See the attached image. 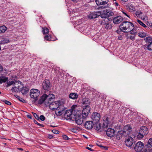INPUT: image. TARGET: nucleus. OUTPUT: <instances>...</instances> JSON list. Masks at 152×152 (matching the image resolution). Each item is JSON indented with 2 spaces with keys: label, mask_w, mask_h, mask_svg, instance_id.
<instances>
[{
  "label": "nucleus",
  "mask_w": 152,
  "mask_h": 152,
  "mask_svg": "<svg viewBox=\"0 0 152 152\" xmlns=\"http://www.w3.org/2000/svg\"><path fill=\"white\" fill-rule=\"evenodd\" d=\"M55 98V96L53 94H50L47 95L44 94L38 100V103L39 104H42L45 102L46 105H49L50 108L52 110L55 111V114L57 115L60 116L63 114L66 108L64 105V102L62 101H56L52 102L53 99Z\"/></svg>",
  "instance_id": "obj_1"
},
{
  "label": "nucleus",
  "mask_w": 152,
  "mask_h": 152,
  "mask_svg": "<svg viewBox=\"0 0 152 152\" xmlns=\"http://www.w3.org/2000/svg\"><path fill=\"white\" fill-rule=\"evenodd\" d=\"M119 28L122 31L125 33L127 31H124L128 30L129 31L130 30L134 29V26L132 23L126 21L123 22L120 25Z\"/></svg>",
  "instance_id": "obj_2"
},
{
  "label": "nucleus",
  "mask_w": 152,
  "mask_h": 152,
  "mask_svg": "<svg viewBox=\"0 0 152 152\" xmlns=\"http://www.w3.org/2000/svg\"><path fill=\"white\" fill-rule=\"evenodd\" d=\"M77 106L76 105H73L71 107L72 110H66L64 113V117L65 119L67 120H73V118L74 117L73 115H75L76 113V111L75 110V108Z\"/></svg>",
  "instance_id": "obj_3"
},
{
  "label": "nucleus",
  "mask_w": 152,
  "mask_h": 152,
  "mask_svg": "<svg viewBox=\"0 0 152 152\" xmlns=\"http://www.w3.org/2000/svg\"><path fill=\"white\" fill-rule=\"evenodd\" d=\"M73 116L74 118L72 117L73 121L75 120L77 124L80 125L83 123L84 118L83 117H82L80 111L76 112V113L75 114V115H73Z\"/></svg>",
  "instance_id": "obj_4"
},
{
  "label": "nucleus",
  "mask_w": 152,
  "mask_h": 152,
  "mask_svg": "<svg viewBox=\"0 0 152 152\" xmlns=\"http://www.w3.org/2000/svg\"><path fill=\"white\" fill-rule=\"evenodd\" d=\"M40 94L39 90L36 89H31L30 91V95L31 98L34 99V102L37 101L38 99L37 98Z\"/></svg>",
  "instance_id": "obj_5"
},
{
  "label": "nucleus",
  "mask_w": 152,
  "mask_h": 152,
  "mask_svg": "<svg viewBox=\"0 0 152 152\" xmlns=\"http://www.w3.org/2000/svg\"><path fill=\"white\" fill-rule=\"evenodd\" d=\"M98 13L100 15L101 17L102 18H105L113 15H114L113 12L110 11L109 10L106 9L104 10L102 14L101 12H98Z\"/></svg>",
  "instance_id": "obj_6"
},
{
  "label": "nucleus",
  "mask_w": 152,
  "mask_h": 152,
  "mask_svg": "<svg viewBox=\"0 0 152 152\" xmlns=\"http://www.w3.org/2000/svg\"><path fill=\"white\" fill-rule=\"evenodd\" d=\"M111 20V18H110V19L108 18L103 19L101 21L100 24L101 25H104L105 28L106 29H110L112 28V25L111 23L109 21Z\"/></svg>",
  "instance_id": "obj_7"
},
{
  "label": "nucleus",
  "mask_w": 152,
  "mask_h": 152,
  "mask_svg": "<svg viewBox=\"0 0 152 152\" xmlns=\"http://www.w3.org/2000/svg\"><path fill=\"white\" fill-rule=\"evenodd\" d=\"M95 2L97 5H103L99 6V9H102L106 8L107 6L104 5L107 4L108 2V0H96Z\"/></svg>",
  "instance_id": "obj_8"
},
{
  "label": "nucleus",
  "mask_w": 152,
  "mask_h": 152,
  "mask_svg": "<svg viewBox=\"0 0 152 152\" xmlns=\"http://www.w3.org/2000/svg\"><path fill=\"white\" fill-rule=\"evenodd\" d=\"M127 136V133L124 132L122 129L119 131L116 134V137L117 140H120L122 138L126 137Z\"/></svg>",
  "instance_id": "obj_9"
},
{
  "label": "nucleus",
  "mask_w": 152,
  "mask_h": 152,
  "mask_svg": "<svg viewBox=\"0 0 152 152\" xmlns=\"http://www.w3.org/2000/svg\"><path fill=\"white\" fill-rule=\"evenodd\" d=\"M144 148V144L141 141H139L135 144L134 147L135 151L137 152H140Z\"/></svg>",
  "instance_id": "obj_10"
},
{
  "label": "nucleus",
  "mask_w": 152,
  "mask_h": 152,
  "mask_svg": "<svg viewBox=\"0 0 152 152\" xmlns=\"http://www.w3.org/2000/svg\"><path fill=\"white\" fill-rule=\"evenodd\" d=\"M125 143L127 146L130 147L133 143V139L129 135H127L126 137Z\"/></svg>",
  "instance_id": "obj_11"
},
{
  "label": "nucleus",
  "mask_w": 152,
  "mask_h": 152,
  "mask_svg": "<svg viewBox=\"0 0 152 152\" xmlns=\"http://www.w3.org/2000/svg\"><path fill=\"white\" fill-rule=\"evenodd\" d=\"M100 118V115L99 113L97 112L93 113L92 114L91 118L94 123L99 122Z\"/></svg>",
  "instance_id": "obj_12"
},
{
  "label": "nucleus",
  "mask_w": 152,
  "mask_h": 152,
  "mask_svg": "<svg viewBox=\"0 0 152 152\" xmlns=\"http://www.w3.org/2000/svg\"><path fill=\"white\" fill-rule=\"evenodd\" d=\"M90 110L91 108L90 107L87 106L86 107H83L82 112V117L84 118L87 117L89 115Z\"/></svg>",
  "instance_id": "obj_13"
},
{
  "label": "nucleus",
  "mask_w": 152,
  "mask_h": 152,
  "mask_svg": "<svg viewBox=\"0 0 152 152\" xmlns=\"http://www.w3.org/2000/svg\"><path fill=\"white\" fill-rule=\"evenodd\" d=\"M42 88L45 90L49 91L50 88V83L48 80H45L42 83Z\"/></svg>",
  "instance_id": "obj_14"
},
{
  "label": "nucleus",
  "mask_w": 152,
  "mask_h": 152,
  "mask_svg": "<svg viewBox=\"0 0 152 152\" xmlns=\"http://www.w3.org/2000/svg\"><path fill=\"white\" fill-rule=\"evenodd\" d=\"M86 128L88 130L91 129L94 126V123L92 121H87L84 124Z\"/></svg>",
  "instance_id": "obj_15"
},
{
  "label": "nucleus",
  "mask_w": 152,
  "mask_h": 152,
  "mask_svg": "<svg viewBox=\"0 0 152 152\" xmlns=\"http://www.w3.org/2000/svg\"><path fill=\"white\" fill-rule=\"evenodd\" d=\"M100 15L98 13V12H90L88 15V17L90 19H95L98 17Z\"/></svg>",
  "instance_id": "obj_16"
},
{
  "label": "nucleus",
  "mask_w": 152,
  "mask_h": 152,
  "mask_svg": "<svg viewBox=\"0 0 152 152\" xmlns=\"http://www.w3.org/2000/svg\"><path fill=\"white\" fill-rule=\"evenodd\" d=\"M106 134L108 136L110 137H113L114 135V130L111 128H108L106 131Z\"/></svg>",
  "instance_id": "obj_17"
},
{
  "label": "nucleus",
  "mask_w": 152,
  "mask_h": 152,
  "mask_svg": "<svg viewBox=\"0 0 152 152\" xmlns=\"http://www.w3.org/2000/svg\"><path fill=\"white\" fill-rule=\"evenodd\" d=\"M139 132L144 135H147L148 133V128L145 126H141L139 129Z\"/></svg>",
  "instance_id": "obj_18"
},
{
  "label": "nucleus",
  "mask_w": 152,
  "mask_h": 152,
  "mask_svg": "<svg viewBox=\"0 0 152 152\" xmlns=\"http://www.w3.org/2000/svg\"><path fill=\"white\" fill-rule=\"evenodd\" d=\"M123 20V18L121 16H118L113 18V23L115 24H118Z\"/></svg>",
  "instance_id": "obj_19"
},
{
  "label": "nucleus",
  "mask_w": 152,
  "mask_h": 152,
  "mask_svg": "<svg viewBox=\"0 0 152 152\" xmlns=\"http://www.w3.org/2000/svg\"><path fill=\"white\" fill-rule=\"evenodd\" d=\"M152 147V138L149 139L148 142L147 144L145 146V149L150 150L152 149L151 148Z\"/></svg>",
  "instance_id": "obj_20"
},
{
  "label": "nucleus",
  "mask_w": 152,
  "mask_h": 152,
  "mask_svg": "<svg viewBox=\"0 0 152 152\" xmlns=\"http://www.w3.org/2000/svg\"><path fill=\"white\" fill-rule=\"evenodd\" d=\"M90 101L87 98L83 99L82 102V105L83 107H90Z\"/></svg>",
  "instance_id": "obj_21"
},
{
  "label": "nucleus",
  "mask_w": 152,
  "mask_h": 152,
  "mask_svg": "<svg viewBox=\"0 0 152 152\" xmlns=\"http://www.w3.org/2000/svg\"><path fill=\"white\" fill-rule=\"evenodd\" d=\"M132 127L130 126L126 125L125 126L122 130L124 131L126 133H127V135H129L130 132L132 131Z\"/></svg>",
  "instance_id": "obj_22"
},
{
  "label": "nucleus",
  "mask_w": 152,
  "mask_h": 152,
  "mask_svg": "<svg viewBox=\"0 0 152 152\" xmlns=\"http://www.w3.org/2000/svg\"><path fill=\"white\" fill-rule=\"evenodd\" d=\"M95 130L98 132H102V130L100 124L98 122L95 123L94 125L93 126Z\"/></svg>",
  "instance_id": "obj_23"
},
{
  "label": "nucleus",
  "mask_w": 152,
  "mask_h": 152,
  "mask_svg": "<svg viewBox=\"0 0 152 152\" xmlns=\"http://www.w3.org/2000/svg\"><path fill=\"white\" fill-rule=\"evenodd\" d=\"M29 88L27 87H23L20 90V92L23 95L26 94L28 93L29 91Z\"/></svg>",
  "instance_id": "obj_24"
},
{
  "label": "nucleus",
  "mask_w": 152,
  "mask_h": 152,
  "mask_svg": "<svg viewBox=\"0 0 152 152\" xmlns=\"http://www.w3.org/2000/svg\"><path fill=\"white\" fill-rule=\"evenodd\" d=\"M78 96V95L75 93H71L69 94V97L72 99H77Z\"/></svg>",
  "instance_id": "obj_25"
},
{
  "label": "nucleus",
  "mask_w": 152,
  "mask_h": 152,
  "mask_svg": "<svg viewBox=\"0 0 152 152\" xmlns=\"http://www.w3.org/2000/svg\"><path fill=\"white\" fill-rule=\"evenodd\" d=\"M143 47L146 49H147L149 51H152V42L148 45L145 44Z\"/></svg>",
  "instance_id": "obj_26"
},
{
  "label": "nucleus",
  "mask_w": 152,
  "mask_h": 152,
  "mask_svg": "<svg viewBox=\"0 0 152 152\" xmlns=\"http://www.w3.org/2000/svg\"><path fill=\"white\" fill-rule=\"evenodd\" d=\"M137 22L140 25L142 26L143 27L145 28L146 30H148L149 27L144 23L142 21L139 19H137L136 20Z\"/></svg>",
  "instance_id": "obj_27"
},
{
  "label": "nucleus",
  "mask_w": 152,
  "mask_h": 152,
  "mask_svg": "<svg viewBox=\"0 0 152 152\" xmlns=\"http://www.w3.org/2000/svg\"><path fill=\"white\" fill-rule=\"evenodd\" d=\"M126 7L128 10H129L130 11H132V10H134V9L133 6L130 3L127 4L126 5Z\"/></svg>",
  "instance_id": "obj_28"
},
{
  "label": "nucleus",
  "mask_w": 152,
  "mask_h": 152,
  "mask_svg": "<svg viewBox=\"0 0 152 152\" xmlns=\"http://www.w3.org/2000/svg\"><path fill=\"white\" fill-rule=\"evenodd\" d=\"M7 30V27L5 26L0 27V33L4 32Z\"/></svg>",
  "instance_id": "obj_29"
},
{
  "label": "nucleus",
  "mask_w": 152,
  "mask_h": 152,
  "mask_svg": "<svg viewBox=\"0 0 152 152\" xmlns=\"http://www.w3.org/2000/svg\"><path fill=\"white\" fill-rule=\"evenodd\" d=\"M108 123H106L105 122H103V124H102V131H103V130H104L105 131H106V130L105 129H106L108 127Z\"/></svg>",
  "instance_id": "obj_30"
},
{
  "label": "nucleus",
  "mask_w": 152,
  "mask_h": 152,
  "mask_svg": "<svg viewBox=\"0 0 152 152\" xmlns=\"http://www.w3.org/2000/svg\"><path fill=\"white\" fill-rule=\"evenodd\" d=\"M144 135L142 133H140L139 132L137 135V138L138 140H140L143 138Z\"/></svg>",
  "instance_id": "obj_31"
},
{
  "label": "nucleus",
  "mask_w": 152,
  "mask_h": 152,
  "mask_svg": "<svg viewBox=\"0 0 152 152\" xmlns=\"http://www.w3.org/2000/svg\"><path fill=\"white\" fill-rule=\"evenodd\" d=\"M145 40L147 43H150V44L152 42V38L150 37H146L145 39Z\"/></svg>",
  "instance_id": "obj_32"
},
{
  "label": "nucleus",
  "mask_w": 152,
  "mask_h": 152,
  "mask_svg": "<svg viewBox=\"0 0 152 152\" xmlns=\"http://www.w3.org/2000/svg\"><path fill=\"white\" fill-rule=\"evenodd\" d=\"M53 69L54 70V71L55 72V75H57L60 69L58 67H53Z\"/></svg>",
  "instance_id": "obj_33"
},
{
  "label": "nucleus",
  "mask_w": 152,
  "mask_h": 152,
  "mask_svg": "<svg viewBox=\"0 0 152 152\" xmlns=\"http://www.w3.org/2000/svg\"><path fill=\"white\" fill-rule=\"evenodd\" d=\"M42 31L44 34H47L48 33L49 30L48 28H42Z\"/></svg>",
  "instance_id": "obj_34"
},
{
  "label": "nucleus",
  "mask_w": 152,
  "mask_h": 152,
  "mask_svg": "<svg viewBox=\"0 0 152 152\" xmlns=\"http://www.w3.org/2000/svg\"><path fill=\"white\" fill-rule=\"evenodd\" d=\"M44 38L45 40L50 41L51 40V36L50 35L48 34L45 36Z\"/></svg>",
  "instance_id": "obj_35"
},
{
  "label": "nucleus",
  "mask_w": 152,
  "mask_h": 152,
  "mask_svg": "<svg viewBox=\"0 0 152 152\" xmlns=\"http://www.w3.org/2000/svg\"><path fill=\"white\" fill-rule=\"evenodd\" d=\"M19 86H18V88L15 86L12 88L11 89V90L12 92H18V90H19Z\"/></svg>",
  "instance_id": "obj_36"
},
{
  "label": "nucleus",
  "mask_w": 152,
  "mask_h": 152,
  "mask_svg": "<svg viewBox=\"0 0 152 152\" xmlns=\"http://www.w3.org/2000/svg\"><path fill=\"white\" fill-rule=\"evenodd\" d=\"M16 97L22 102L24 103L25 102V100L24 99L20 97L19 96L16 95Z\"/></svg>",
  "instance_id": "obj_37"
},
{
  "label": "nucleus",
  "mask_w": 152,
  "mask_h": 152,
  "mask_svg": "<svg viewBox=\"0 0 152 152\" xmlns=\"http://www.w3.org/2000/svg\"><path fill=\"white\" fill-rule=\"evenodd\" d=\"M104 122L108 124V118L107 116H105L103 118Z\"/></svg>",
  "instance_id": "obj_38"
},
{
  "label": "nucleus",
  "mask_w": 152,
  "mask_h": 152,
  "mask_svg": "<svg viewBox=\"0 0 152 152\" xmlns=\"http://www.w3.org/2000/svg\"><path fill=\"white\" fill-rule=\"evenodd\" d=\"M142 13L140 11H137L136 12L135 14L137 17H140V15L142 14Z\"/></svg>",
  "instance_id": "obj_39"
},
{
  "label": "nucleus",
  "mask_w": 152,
  "mask_h": 152,
  "mask_svg": "<svg viewBox=\"0 0 152 152\" xmlns=\"http://www.w3.org/2000/svg\"><path fill=\"white\" fill-rule=\"evenodd\" d=\"M3 101L5 104H7L8 105H10L11 104V103L10 102H9L7 100H3Z\"/></svg>",
  "instance_id": "obj_40"
},
{
  "label": "nucleus",
  "mask_w": 152,
  "mask_h": 152,
  "mask_svg": "<svg viewBox=\"0 0 152 152\" xmlns=\"http://www.w3.org/2000/svg\"><path fill=\"white\" fill-rule=\"evenodd\" d=\"M39 118L42 121H44L45 119V117L43 115H41L40 116Z\"/></svg>",
  "instance_id": "obj_41"
},
{
  "label": "nucleus",
  "mask_w": 152,
  "mask_h": 152,
  "mask_svg": "<svg viewBox=\"0 0 152 152\" xmlns=\"http://www.w3.org/2000/svg\"><path fill=\"white\" fill-rule=\"evenodd\" d=\"M33 114L35 118L37 120H39V116L36 113H33Z\"/></svg>",
  "instance_id": "obj_42"
},
{
  "label": "nucleus",
  "mask_w": 152,
  "mask_h": 152,
  "mask_svg": "<svg viewBox=\"0 0 152 152\" xmlns=\"http://www.w3.org/2000/svg\"><path fill=\"white\" fill-rule=\"evenodd\" d=\"M133 29V30H130V33L132 34H135L137 33V32L136 31H134Z\"/></svg>",
  "instance_id": "obj_43"
},
{
  "label": "nucleus",
  "mask_w": 152,
  "mask_h": 152,
  "mask_svg": "<svg viewBox=\"0 0 152 152\" xmlns=\"http://www.w3.org/2000/svg\"><path fill=\"white\" fill-rule=\"evenodd\" d=\"M14 82L13 81H9L7 83V86H10L13 84Z\"/></svg>",
  "instance_id": "obj_44"
},
{
  "label": "nucleus",
  "mask_w": 152,
  "mask_h": 152,
  "mask_svg": "<svg viewBox=\"0 0 152 152\" xmlns=\"http://www.w3.org/2000/svg\"><path fill=\"white\" fill-rule=\"evenodd\" d=\"M63 138L65 140H68L69 139V138L65 135H63L62 136Z\"/></svg>",
  "instance_id": "obj_45"
},
{
  "label": "nucleus",
  "mask_w": 152,
  "mask_h": 152,
  "mask_svg": "<svg viewBox=\"0 0 152 152\" xmlns=\"http://www.w3.org/2000/svg\"><path fill=\"white\" fill-rule=\"evenodd\" d=\"M52 132L54 134H57L59 133V132L58 130L55 129L53 130H52Z\"/></svg>",
  "instance_id": "obj_46"
},
{
  "label": "nucleus",
  "mask_w": 152,
  "mask_h": 152,
  "mask_svg": "<svg viewBox=\"0 0 152 152\" xmlns=\"http://www.w3.org/2000/svg\"><path fill=\"white\" fill-rule=\"evenodd\" d=\"M10 42V41L9 39H5L3 41V42L4 43H7Z\"/></svg>",
  "instance_id": "obj_47"
},
{
  "label": "nucleus",
  "mask_w": 152,
  "mask_h": 152,
  "mask_svg": "<svg viewBox=\"0 0 152 152\" xmlns=\"http://www.w3.org/2000/svg\"><path fill=\"white\" fill-rule=\"evenodd\" d=\"M139 36L141 38H143L145 36V35L142 33H140Z\"/></svg>",
  "instance_id": "obj_48"
},
{
  "label": "nucleus",
  "mask_w": 152,
  "mask_h": 152,
  "mask_svg": "<svg viewBox=\"0 0 152 152\" xmlns=\"http://www.w3.org/2000/svg\"><path fill=\"white\" fill-rule=\"evenodd\" d=\"M7 80L8 78L7 77H5L1 79V80L3 82H5Z\"/></svg>",
  "instance_id": "obj_49"
},
{
  "label": "nucleus",
  "mask_w": 152,
  "mask_h": 152,
  "mask_svg": "<svg viewBox=\"0 0 152 152\" xmlns=\"http://www.w3.org/2000/svg\"><path fill=\"white\" fill-rule=\"evenodd\" d=\"M144 152H152V149L148 150L144 149Z\"/></svg>",
  "instance_id": "obj_50"
},
{
  "label": "nucleus",
  "mask_w": 152,
  "mask_h": 152,
  "mask_svg": "<svg viewBox=\"0 0 152 152\" xmlns=\"http://www.w3.org/2000/svg\"><path fill=\"white\" fill-rule=\"evenodd\" d=\"M130 38L132 40H134L135 39V36H130Z\"/></svg>",
  "instance_id": "obj_51"
},
{
  "label": "nucleus",
  "mask_w": 152,
  "mask_h": 152,
  "mask_svg": "<svg viewBox=\"0 0 152 152\" xmlns=\"http://www.w3.org/2000/svg\"><path fill=\"white\" fill-rule=\"evenodd\" d=\"M54 137L52 135L49 134L48 136V138L50 139H53Z\"/></svg>",
  "instance_id": "obj_52"
},
{
  "label": "nucleus",
  "mask_w": 152,
  "mask_h": 152,
  "mask_svg": "<svg viewBox=\"0 0 152 152\" xmlns=\"http://www.w3.org/2000/svg\"><path fill=\"white\" fill-rule=\"evenodd\" d=\"M3 68L2 66L0 64V73L2 71Z\"/></svg>",
  "instance_id": "obj_53"
},
{
  "label": "nucleus",
  "mask_w": 152,
  "mask_h": 152,
  "mask_svg": "<svg viewBox=\"0 0 152 152\" xmlns=\"http://www.w3.org/2000/svg\"><path fill=\"white\" fill-rule=\"evenodd\" d=\"M86 148L91 151H94V150L91 149V148H89L88 147H87Z\"/></svg>",
  "instance_id": "obj_54"
},
{
  "label": "nucleus",
  "mask_w": 152,
  "mask_h": 152,
  "mask_svg": "<svg viewBox=\"0 0 152 152\" xmlns=\"http://www.w3.org/2000/svg\"><path fill=\"white\" fill-rule=\"evenodd\" d=\"M71 130L72 132L74 133H75L76 132V130L75 129H71Z\"/></svg>",
  "instance_id": "obj_55"
},
{
  "label": "nucleus",
  "mask_w": 152,
  "mask_h": 152,
  "mask_svg": "<svg viewBox=\"0 0 152 152\" xmlns=\"http://www.w3.org/2000/svg\"><path fill=\"white\" fill-rule=\"evenodd\" d=\"M147 25L149 26L152 27V23H148Z\"/></svg>",
  "instance_id": "obj_56"
},
{
  "label": "nucleus",
  "mask_w": 152,
  "mask_h": 152,
  "mask_svg": "<svg viewBox=\"0 0 152 152\" xmlns=\"http://www.w3.org/2000/svg\"><path fill=\"white\" fill-rule=\"evenodd\" d=\"M123 13L125 15H126V16H127V17H128L129 18V15L126 13L125 12H123Z\"/></svg>",
  "instance_id": "obj_57"
},
{
  "label": "nucleus",
  "mask_w": 152,
  "mask_h": 152,
  "mask_svg": "<svg viewBox=\"0 0 152 152\" xmlns=\"http://www.w3.org/2000/svg\"><path fill=\"white\" fill-rule=\"evenodd\" d=\"M72 1H73V3H76L78 1V0H71Z\"/></svg>",
  "instance_id": "obj_58"
},
{
  "label": "nucleus",
  "mask_w": 152,
  "mask_h": 152,
  "mask_svg": "<svg viewBox=\"0 0 152 152\" xmlns=\"http://www.w3.org/2000/svg\"><path fill=\"white\" fill-rule=\"evenodd\" d=\"M27 117H28V118H29L30 119H31L32 118L31 116L30 115H27Z\"/></svg>",
  "instance_id": "obj_59"
},
{
  "label": "nucleus",
  "mask_w": 152,
  "mask_h": 152,
  "mask_svg": "<svg viewBox=\"0 0 152 152\" xmlns=\"http://www.w3.org/2000/svg\"><path fill=\"white\" fill-rule=\"evenodd\" d=\"M38 125L39 126H41L42 127H44V125H43V124H40V123H39V124H38Z\"/></svg>",
  "instance_id": "obj_60"
},
{
  "label": "nucleus",
  "mask_w": 152,
  "mask_h": 152,
  "mask_svg": "<svg viewBox=\"0 0 152 152\" xmlns=\"http://www.w3.org/2000/svg\"><path fill=\"white\" fill-rule=\"evenodd\" d=\"M102 148H104L105 149V150H107L108 148V147L106 146H102Z\"/></svg>",
  "instance_id": "obj_61"
},
{
  "label": "nucleus",
  "mask_w": 152,
  "mask_h": 152,
  "mask_svg": "<svg viewBox=\"0 0 152 152\" xmlns=\"http://www.w3.org/2000/svg\"><path fill=\"white\" fill-rule=\"evenodd\" d=\"M17 149L21 151H23V149L21 148H18Z\"/></svg>",
  "instance_id": "obj_62"
},
{
  "label": "nucleus",
  "mask_w": 152,
  "mask_h": 152,
  "mask_svg": "<svg viewBox=\"0 0 152 152\" xmlns=\"http://www.w3.org/2000/svg\"><path fill=\"white\" fill-rule=\"evenodd\" d=\"M34 123L37 124L38 125V124H39V123H38L36 121L34 120Z\"/></svg>",
  "instance_id": "obj_63"
},
{
  "label": "nucleus",
  "mask_w": 152,
  "mask_h": 152,
  "mask_svg": "<svg viewBox=\"0 0 152 152\" xmlns=\"http://www.w3.org/2000/svg\"><path fill=\"white\" fill-rule=\"evenodd\" d=\"M115 4L116 6H118L119 5L118 3L116 2H115Z\"/></svg>",
  "instance_id": "obj_64"
}]
</instances>
